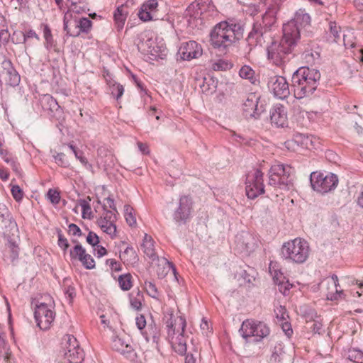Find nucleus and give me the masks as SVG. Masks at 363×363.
<instances>
[{"mask_svg":"<svg viewBox=\"0 0 363 363\" xmlns=\"http://www.w3.org/2000/svg\"><path fill=\"white\" fill-rule=\"evenodd\" d=\"M279 323L281 326L283 331L285 333V334L288 337H290L293 334V330L291 328L290 323H289L286 320L283 322H279Z\"/></svg>","mask_w":363,"mask_h":363,"instance_id":"obj_62","label":"nucleus"},{"mask_svg":"<svg viewBox=\"0 0 363 363\" xmlns=\"http://www.w3.org/2000/svg\"><path fill=\"white\" fill-rule=\"evenodd\" d=\"M11 41L13 44H25L26 38L24 33L20 30H15L11 34Z\"/></svg>","mask_w":363,"mask_h":363,"instance_id":"obj_47","label":"nucleus"},{"mask_svg":"<svg viewBox=\"0 0 363 363\" xmlns=\"http://www.w3.org/2000/svg\"><path fill=\"white\" fill-rule=\"evenodd\" d=\"M275 22L276 18L274 14L266 11L261 19L257 20L253 23L252 30L246 39L250 49L257 45H262L264 43V35L271 30Z\"/></svg>","mask_w":363,"mask_h":363,"instance_id":"obj_6","label":"nucleus"},{"mask_svg":"<svg viewBox=\"0 0 363 363\" xmlns=\"http://www.w3.org/2000/svg\"><path fill=\"white\" fill-rule=\"evenodd\" d=\"M244 28L239 23L221 21L210 33L211 45L219 51L226 52L229 48L243 37Z\"/></svg>","mask_w":363,"mask_h":363,"instance_id":"obj_1","label":"nucleus"},{"mask_svg":"<svg viewBox=\"0 0 363 363\" xmlns=\"http://www.w3.org/2000/svg\"><path fill=\"white\" fill-rule=\"evenodd\" d=\"M145 288L147 294L154 298H157L159 296V291L155 284L152 281H145Z\"/></svg>","mask_w":363,"mask_h":363,"instance_id":"obj_45","label":"nucleus"},{"mask_svg":"<svg viewBox=\"0 0 363 363\" xmlns=\"http://www.w3.org/2000/svg\"><path fill=\"white\" fill-rule=\"evenodd\" d=\"M235 242L238 250L245 255H250L256 247L255 238L248 232L242 231L238 234Z\"/></svg>","mask_w":363,"mask_h":363,"instance_id":"obj_18","label":"nucleus"},{"mask_svg":"<svg viewBox=\"0 0 363 363\" xmlns=\"http://www.w3.org/2000/svg\"><path fill=\"white\" fill-rule=\"evenodd\" d=\"M270 121L272 125L277 128H284L287 125V113L285 107L277 104L270 111Z\"/></svg>","mask_w":363,"mask_h":363,"instance_id":"obj_21","label":"nucleus"},{"mask_svg":"<svg viewBox=\"0 0 363 363\" xmlns=\"http://www.w3.org/2000/svg\"><path fill=\"white\" fill-rule=\"evenodd\" d=\"M121 260L126 265L135 264L139 259L136 251L131 246H128L120 255Z\"/></svg>","mask_w":363,"mask_h":363,"instance_id":"obj_28","label":"nucleus"},{"mask_svg":"<svg viewBox=\"0 0 363 363\" xmlns=\"http://www.w3.org/2000/svg\"><path fill=\"white\" fill-rule=\"evenodd\" d=\"M55 162L59 166L62 167H67L69 165L68 160L66 159L65 155L62 152L57 153L54 155Z\"/></svg>","mask_w":363,"mask_h":363,"instance_id":"obj_51","label":"nucleus"},{"mask_svg":"<svg viewBox=\"0 0 363 363\" xmlns=\"http://www.w3.org/2000/svg\"><path fill=\"white\" fill-rule=\"evenodd\" d=\"M106 263L109 264L111 270L115 272H120L122 269L121 264L113 259H109L106 260Z\"/></svg>","mask_w":363,"mask_h":363,"instance_id":"obj_64","label":"nucleus"},{"mask_svg":"<svg viewBox=\"0 0 363 363\" xmlns=\"http://www.w3.org/2000/svg\"><path fill=\"white\" fill-rule=\"evenodd\" d=\"M330 37L333 38V41L338 43L341 38V28L337 26L335 21H330L328 23Z\"/></svg>","mask_w":363,"mask_h":363,"instance_id":"obj_40","label":"nucleus"},{"mask_svg":"<svg viewBox=\"0 0 363 363\" xmlns=\"http://www.w3.org/2000/svg\"><path fill=\"white\" fill-rule=\"evenodd\" d=\"M268 184L289 189L292 185V169L282 164H273L268 172Z\"/></svg>","mask_w":363,"mask_h":363,"instance_id":"obj_7","label":"nucleus"},{"mask_svg":"<svg viewBox=\"0 0 363 363\" xmlns=\"http://www.w3.org/2000/svg\"><path fill=\"white\" fill-rule=\"evenodd\" d=\"M78 202L82 207V218L84 219H91L92 218V212L89 201L86 199H79Z\"/></svg>","mask_w":363,"mask_h":363,"instance_id":"obj_41","label":"nucleus"},{"mask_svg":"<svg viewBox=\"0 0 363 363\" xmlns=\"http://www.w3.org/2000/svg\"><path fill=\"white\" fill-rule=\"evenodd\" d=\"M40 103L42 108L52 116L60 111V106L57 100L50 94L43 95L40 99Z\"/></svg>","mask_w":363,"mask_h":363,"instance_id":"obj_23","label":"nucleus"},{"mask_svg":"<svg viewBox=\"0 0 363 363\" xmlns=\"http://www.w3.org/2000/svg\"><path fill=\"white\" fill-rule=\"evenodd\" d=\"M268 86L274 96L279 99H285L290 94L289 85L285 77L282 76L272 77Z\"/></svg>","mask_w":363,"mask_h":363,"instance_id":"obj_17","label":"nucleus"},{"mask_svg":"<svg viewBox=\"0 0 363 363\" xmlns=\"http://www.w3.org/2000/svg\"><path fill=\"white\" fill-rule=\"evenodd\" d=\"M317 317V314L313 309H309L308 313L306 315L307 321L313 320V325L311 326L312 331L314 333L321 334L323 331V325L320 322L315 320L314 318Z\"/></svg>","mask_w":363,"mask_h":363,"instance_id":"obj_37","label":"nucleus"},{"mask_svg":"<svg viewBox=\"0 0 363 363\" xmlns=\"http://www.w3.org/2000/svg\"><path fill=\"white\" fill-rule=\"evenodd\" d=\"M77 349H82L73 335H67V345L65 351L70 350V351H75Z\"/></svg>","mask_w":363,"mask_h":363,"instance_id":"obj_49","label":"nucleus"},{"mask_svg":"<svg viewBox=\"0 0 363 363\" xmlns=\"http://www.w3.org/2000/svg\"><path fill=\"white\" fill-rule=\"evenodd\" d=\"M86 242L93 247L99 243V236L94 232L90 231L86 237Z\"/></svg>","mask_w":363,"mask_h":363,"instance_id":"obj_56","label":"nucleus"},{"mask_svg":"<svg viewBox=\"0 0 363 363\" xmlns=\"http://www.w3.org/2000/svg\"><path fill=\"white\" fill-rule=\"evenodd\" d=\"M192 208L191 198L186 195L181 196L177 207L172 214L174 222L178 225L185 224L191 218Z\"/></svg>","mask_w":363,"mask_h":363,"instance_id":"obj_14","label":"nucleus"},{"mask_svg":"<svg viewBox=\"0 0 363 363\" xmlns=\"http://www.w3.org/2000/svg\"><path fill=\"white\" fill-rule=\"evenodd\" d=\"M310 182L312 189L322 194L333 191L338 184V178L336 174L313 172L310 175Z\"/></svg>","mask_w":363,"mask_h":363,"instance_id":"obj_9","label":"nucleus"},{"mask_svg":"<svg viewBox=\"0 0 363 363\" xmlns=\"http://www.w3.org/2000/svg\"><path fill=\"white\" fill-rule=\"evenodd\" d=\"M112 348L122 354L130 353L133 351L131 345L125 343L123 340L118 337L113 339Z\"/></svg>","mask_w":363,"mask_h":363,"instance_id":"obj_34","label":"nucleus"},{"mask_svg":"<svg viewBox=\"0 0 363 363\" xmlns=\"http://www.w3.org/2000/svg\"><path fill=\"white\" fill-rule=\"evenodd\" d=\"M79 17L67 11L63 18V29L67 35L74 38L79 36Z\"/></svg>","mask_w":363,"mask_h":363,"instance_id":"obj_20","label":"nucleus"},{"mask_svg":"<svg viewBox=\"0 0 363 363\" xmlns=\"http://www.w3.org/2000/svg\"><path fill=\"white\" fill-rule=\"evenodd\" d=\"M158 6L157 0H147L141 6L138 12V17L143 21L152 19V13L156 11Z\"/></svg>","mask_w":363,"mask_h":363,"instance_id":"obj_22","label":"nucleus"},{"mask_svg":"<svg viewBox=\"0 0 363 363\" xmlns=\"http://www.w3.org/2000/svg\"><path fill=\"white\" fill-rule=\"evenodd\" d=\"M284 354L283 343L281 341L276 342L272 347L269 363H282Z\"/></svg>","mask_w":363,"mask_h":363,"instance_id":"obj_27","label":"nucleus"},{"mask_svg":"<svg viewBox=\"0 0 363 363\" xmlns=\"http://www.w3.org/2000/svg\"><path fill=\"white\" fill-rule=\"evenodd\" d=\"M69 232L74 236L81 237L82 235V230L78 225L74 223H71L68 226Z\"/></svg>","mask_w":363,"mask_h":363,"instance_id":"obj_63","label":"nucleus"},{"mask_svg":"<svg viewBox=\"0 0 363 363\" xmlns=\"http://www.w3.org/2000/svg\"><path fill=\"white\" fill-rule=\"evenodd\" d=\"M84 357V354L82 349H77L75 351L68 350L64 353L63 363H82Z\"/></svg>","mask_w":363,"mask_h":363,"instance_id":"obj_29","label":"nucleus"},{"mask_svg":"<svg viewBox=\"0 0 363 363\" xmlns=\"http://www.w3.org/2000/svg\"><path fill=\"white\" fill-rule=\"evenodd\" d=\"M135 324L137 328L140 330V333H142L147 325L145 316L143 315H138L135 318Z\"/></svg>","mask_w":363,"mask_h":363,"instance_id":"obj_58","label":"nucleus"},{"mask_svg":"<svg viewBox=\"0 0 363 363\" xmlns=\"http://www.w3.org/2000/svg\"><path fill=\"white\" fill-rule=\"evenodd\" d=\"M201 46L194 40H190L182 43L179 52L184 60L196 59L202 55Z\"/></svg>","mask_w":363,"mask_h":363,"instance_id":"obj_19","label":"nucleus"},{"mask_svg":"<svg viewBox=\"0 0 363 363\" xmlns=\"http://www.w3.org/2000/svg\"><path fill=\"white\" fill-rule=\"evenodd\" d=\"M347 359L354 363H363V352L357 348H350L345 353Z\"/></svg>","mask_w":363,"mask_h":363,"instance_id":"obj_39","label":"nucleus"},{"mask_svg":"<svg viewBox=\"0 0 363 363\" xmlns=\"http://www.w3.org/2000/svg\"><path fill=\"white\" fill-rule=\"evenodd\" d=\"M103 209L104 211V216H102L104 220H107L109 223H115L117 220L116 214L118 212L108 210L106 204L103 206Z\"/></svg>","mask_w":363,"mask_h":363,"instance_id":"obj_48","label":"nucleus"},{"mask_svg":"<svg viewBox=\"0 0 363 363\" xmlns=\"http://www.w3.org/2000/svg\"><path fill=\"white\" fill-rule=\"evenodd\" d=\"M86 254V250L82 247L81 244L77 242V244L70 250L69 257L71 260H79L81 262L83 261V258H84V255Z\"/></svg>","mask_w":363,"mask_h":363,"instance_id":"obj_38","label":"nucleus"},{"mask_svg":"<svg viewBox=\"0 0 363 363\" xmlns=\"http://www.w3.org/2000/svg\"><path fill=\"white\" fill-rule=\"evenodd\" d=\"M141 334L147 342L152 340L156 345L159 344L160 340V330L154 321L149 323L147 329L142 331Z\"/></svg>","mask_w":363,"mask_h":363,"instance_id":"obj_24","label":"nucleus"},{"mask_svg":"<svg viewBox=\"0 0 363 363\" xmlns=\"http://www.w3.org/2000/svg\"><path fill=\"white\" fill-rule=\"evenodd\" d=\"M68 11H71L73 15L76 16L77 14L85 13L86 9L84 6H80L76 3H72L71 9Z\"/></svg>","mask_w":363,"mask_h":363,"instance_id":"obj_60","label":"nucleus"},{"mask_svg":"<svg viewBox=\"0 0 363 363\" xmlns=\"http://www.w3.org/2000/svg\"><path fill=\"white\" fill-rule=\"evenodd\" d=\"M310 247L307 241L296 238L283 244L281 255L287 262L303 264L308 258Z\"/></svg>","mask_w":363,"mask_h":363,"instance_id":"obj_5","label":"nucleus"},{"mask_svg":"<svg viewBox=\"0 0 363 363\" xmlns=\"http://www.w3.org/2000/svg\"><path fill=\"white\" fill-rule=\"evenodd\" d=\"M118 284L121 289L123 291H128L132 287L131 276L130 274L121 275L118 277Z\"/></svg>","mask_w":363,"mask_h":363,"instance_id":"obj_43","label":"nucleus"},{"mask_svg":"<svg viewBox=\"0 0 363 363\" xmlns=\"http://www.w3.org/2000/svg\"><path fill=\"white\" fill-rule=\"evenodd\" d=\"M0 82L4 81L6 84L17 86L20 82V75L13 68L9 60L2 57L0 58Z\"/></svg>","mask_w":363,"mask_h":363,"instance_id":"obj_16","label":"nucleus"},{"mask_svg":"<svg viewBox=\"0 0 363 363\" xmlns=\"http://www.w3.org/2000/svg\"><path fill=\"white\" fill-rule=\"evenodd\" d=\"M186 325L184 318L179 316L174 319L172 314L166 322L168 337L171 339L172 347L179 355L186 354V340L184 335Z\"/></svg>","mask_w":363,"mask_h":363,"instance_id":"obj_4","label":"nucleus"},{"mask_svg":"<svg viewBox=\"0 0 363 363\" xmlns=\"http://www.w3.org/2000/svg\"><path fill=\"white\" fill-rule=\"evenodd\" d=\"M240 333L246 340L250 337H255V340L259 342L269 335L270 329L264 322L247 319L242 322Z\"/></svg>","mask_w":363,"mask_h":363,"instance_id":"obj_8","label":"nucleus"},{"mask_svg":"<svg viewBox=\"0 0 363 363\" xmlns=\"http://www.w3.org/2000/svg\"><path fill=\"white\" fill-rule=\"evenodd\" d=\"M57 244L59 247L63 250L64 251H66L68 247H69V244L68 242V240L67 238H65L61 232L58 233V242Z\"/></svg>","mask_w":363,"mask_h":363,"instance_id":"obj_59","label":"nucleus"},{"mask_svg":"<svg viewBox=\"0 0 363 363\" xmlns=\"http://www.w3.org/2000/svg\"><path fill=\"white\" fill-rule=\"evenodd\" d=\"M11 194L16 201H20L23 197V191L18 185H13L11 189Z\"/></svg>","mask_w":363,"mask_h":363,"instance_id":"obj_55","label":"nucleus"},{"mask_svg":"<svg viewBox=\"0 0 363 363\" xmlns=\"http://www.w3.org/2000/svg\"><path fill=\"white\" fill-rule=\"evenodd\" d=\"M263 176L264 174L259 169L248 173L245 187L247 198L254 199L264 193Z\"/></svg>","mask_w":363,"mask_h":363,"instance_id":"obj_10","label":"nucleus"},{"mask_svg":"<svg viewBox=\"0 0 363 363\" xmlns=\"http://www.w3.org/2000/svg\"><path fill=\"white\" fill-rule=\"evenodd\" d=\"M218 82L213 77H208L203 78V84L200 85L203 93L206 94H213L216 91Z\"/></svg>","mask_w":363,"mask_h":363,"instance_id":"obj_36","label":"nucleus"},{"mask_svg":"<svg viewBox=\"0 0 363 363\" xmlns=\"http://www.w3.org/2000/svg\"><path fill=\"white\" fill-rule=\"evenodd\" d=\"M142 249L145 255L148 257L152 261H155L158 259V256L155 252V249L154 246V240L151 236L147 234H145Z\"/></svg>","mask_w":363,"mask_h":363,"instance_id":"obj_26","label":"nucleus"},{"mask_svg":"<svg viewBox=\"0 0 363 363\" xmlns=\"http://www.w3.org/2000/svg\"><path fill=\"white\" fill-rule=\"evenodd\" d=\"M11 40V33L8 27L0 29V43L1 45H6Z\"/></svg>","mask_w":363,"mask_h":363,"instance_id":"obj_52","label":"nucleus"},{"mask_svg":"<svg viewBox=\"0 0 363 363\" xmlns=\"http://www.w3.org/2000/svg\"><path fill=\"white\" fill-rule=\"evenodd\" d=\"M286 26L283 30V36L279 42L273 41L267 48V57L273 64L280 66L289 60L288 56L292 53L297 40L291 36V30Z\"/></svg>","mask_w":363,"mask_h":363,"instance_id":"obj_3","label":"nucleus"},{"mask_svg":"<svg viewBox=\"0 0 363 363\" xmlns=\"http://www.w3.org/2000/svg\"><path fill=\"white\" fill-rule=\"evenodd\" d=\"M128 6L122 4L117 7L113 13V18L118 31L121 30L128 16Z\"/></svg>","mask_w":363,"mask_h":363,"instance_id":"obj_25","label":"nucleus"},{"mask_svg":"<svg viewBox=\"0 0 363 363\" xmlns=\"http://www.w3.org/2000/svg\"><path fill=\"white\" fill-rule=\"evenodd\" d=\"M155 42L151 38H148L145 39L144 38H140L139 41L137 43V47L138 50L144 54L148 55L150 54L154 55L153 52L155 51L154 47Z\"/></svg>","mask_w":363,"mask_h":363,"instance_id":"obj_30","label":"nucleus"},{"mask_svg":"<svg viewBox=\"0 0 363 363\" xmlns=\"http://www.w3.org/2000/svg\"><path fill=\"white\" fill-rule=\"evenodd\" d=\"M239 75L241 78L249 80L252 84H255L258 82L255 72L248 65H243L240 69Z\"/></svg>","mask_w":363,"mask_h":363,"instance_id":"obj_33","label":"nucleus"},{"mask_svg":"<svg viewBox=\"0 0 363 363\" xmlns=\"http://www.w3.org/2000/svg\"><path fill=\"white\" fill-rule=\"evenodd\" d=\"M47 196L52 204H57L60 201V192L55 189H49Z\"/></svg>","mask_w":363,"mask_h":363,"instance_id":"obj_50","label":"nucleus"},{"mask_svg":"<svg viewBox=\"0 0 363 363\" xmlns=\"http://www.w3.org/2000/svg\"><path fill=\"white\" fill-rule=\"evenodd\" d=\"M274 313L276 314V318L278 320V322H283L289 318V315L287 313L286 309L285 307L282 306H279L276 307L274 309Z\"/></svg>","mask_w":363,"mask_h":363,"instance_id":"obj_46","label":"nucleus"},{"mask_svg":"<svg viewBox=\"0 0 363 363\" xmlns=\"http://www.w3.org/2000/svg\"><path fill=\"white\" fill-rule=\"evenodd\" d=\"M331 279L333 281V284L335 288V292H328L326 295L327 298L330 301H335L341 298L342 295L344 294L343 290H341L340 288L338 277L336 274H333L331 276Z\"/></svg>","mask_w":363,"mask_h":363,"instance_id":"obj_32","label":"nucleus"},{"mask_svg":"<svg viewBox=\"0 0 363 363\" xmlns=\"http://www.w3.org/2000/svg\"><path fill=\"white\" fill-rule=\"evenodd\" d=\"M6 223L5 230L4 231V237L7 238L8 247L11 250V261L16 260L18 257L19 247L18 243V228L16 222L9 218Z\"/></svg>","mask_w":363,"mask_h":363,"instance_id":"obj_12","label":"nucleus"},{"mask_svg":"<svg viewBox=\"0 0 363 363\" xmlns=\"http://www.w3.org/2000/svg\"><path fill=\"white\" fill-rule=\"evenodd\" d=\"M40 27L43 28V37L45 38V47L48 50L55 48L56 43L53 38L51 29L48 24L42 23Z\"/></svg>","mask_w":363,"mask_h":363,"instance_id":"obj_31","label":"nucleus"},{"mask_svg":"<svg viewBox=\"0 0 363 363\" xmlns=\"http://www.w3.org/2000/svg\"><path fill=\"white\" fill-rule=\"evenodd\" d=\"M320 73L318 69L301 67L295 71L291 77V86L297 99L311 96L319 85Z\"/></svg>","mask_w":363,"mask_h":363,"instance_id":"obj_2","label":"nucleus"},{"mask_svg":"<svg viewBox=\"0 0 363 363\" xmlns=\"http://www.w3.org/2000/svg\"><path fill=\"white\" fill-rule=\"evenodd\" d=\"M82 264L87 269H92L95 267V261L94 258L86 252L84 255V258H83Z\"/></svg>","mask_w":363,"mask_h":363,"instance_id":"obj_53","label":"nucleus"},{"mask_svg":"<svg viewBox=\"0 0 363 363\" xmlns=\"http://www.w3.org/2000/svg\"><path fill=\"white\" fill-rule=\"evenodd\" d=\"M265 111V104L260 101V97L255 93L247 94L242 104V114L247 119L259 118L262 113Z\"/></svg>","mask_w":363,"mask_h":363,"instance_id":"obj_11","label":"nucleus"},{"mask_svg":"<svg viewBox=\"0 0 363 363\" xmlns=\"http://www.w3.org/2000/svg\"><path fill=\"white\" fill-rule=\"evenodd\" d=\"M106 80L107 84L110 87L111 94L116 98L117 101H118L124 93L123 86L111 79H106Z\"/></svg>","mask_w":363,"mask_h":363,"instance_id":"obj_35","label":"nucleus"},{"mask_svg":"<svg viewBox=\"0 0 363 363\" xmlns=\"http://www.w3.org/2000/svg\"><path fill=\"white\" fill-rule=\"evenodd\" d=\"M133 293L130 295V305L133 308L139 311L142 308L143 294L140 290H138L136 296L133 297Z\"/></svg>","mask_w":363,"mask_h":363,"instance_id":"obj_44","label":"nucleus"},{"mask_svg":"<svg viewBox=\"0 0 363 363\" xmlns=\"http://www.w3.org/2000/svg\"><path fill=\"white\" fill-rule=\"evenodd\" d=\"M79 31L82 33L88 34L92 28V21L86 17H79Z\"/></svg>","mask_w":363,"mask_h":363,"instance_id":"obj_42","label":"nucleus"},{"mask_svg":"<svg viewBox=\"0 0 363 363\" xmlns=\"http://www.w3.org/2000/svg\"><path fill=\"white\" fill-rule=\"evenodd\" d=\"M109 225L108 227L106 226L105 228H102L101 230L109 235L111 238H114L116 237V225H115V223H108Z\"/></svg>","mask_w":363,"mask_h":363,"instance_id":"obj_57","label":"nucleus"},{"mask_svg":"<svg viewBox=\"0 0 363 363\" xmlns=\"http://www.w3.org/2000/svg\"><path fill=\"white\" fill-rule=\"evenodd\" d=\"M74 155L77 159H78L80 162L84 165L87 169L91 168V164H90L86 158L83 156V153L82 152H79L78 150H74Z\"/></svg>","mask_w":363,"mask_h":363,"instance_id":"obj_61","label":"nucleus"},{"mask_svg":"<svg viewBox=\"0 0 363 363\" xmlns=\"http://www.w3.org/2000/svg\"><path fill=\"white\" fill-rule=\"evenodd\" d=\"M230 67V65L223 60H220L212 65V69L215 71L226 70Z\"/></svg>","mask_w":363,"mask_h":363,"instance_id":"obj_54","label":"nucleus"},{"mask_svg":"<svg viewBox=\"0 0 363 363\" xmlns=\"http://www.w3.org/2000/svg\"><path fill=\"white\" fill-rule=\"evenodd\" d=\"M310 23V15L306 12L305 9H300L296 12L291 21L284 24L283 30H285L286 26H289L291 30L290 32L291 36L298 40L300 38L301 28L309 26Z\"/></svg>","mask_w":363,"mask_h":363,"instance_id":"obj_15","label":"nucleus"},{"mask_svg":"<svg viewBox=\"0 0 363 363\" xmlns=\"http://www.w3.org/2000/svg\"><path fill=\"white\" fill-rule=\"evenodd\" d=\"M34 317L37 325L41 330H45L50 328L51 324L55 320V313L52 306L41 303L36 306L34 311Z\"/></svg>","mask_w":363,"mask_h":363,"instance_id":"obj_13","label":"nucleus"}]
</instances>
